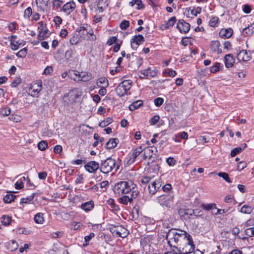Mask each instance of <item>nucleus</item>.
<instances>
[{
    "label": "nucleus",
    "instance_id": "f257e3e1",
    "mask_svg": "<svg viewBox=\"0 0 254 254\" xmlns=\"http://www.w3.org/2000/svg\"><path fill=\"white\" fill-rule=\"evenodd\" d=\"M190 237V235L186 231L180 229H171L167 233L166 238L170 247L177 249L179 247L178 245Z\"/></svg>",
    "mask_w": 254,
    "mask_h": 254
},
{
    "label": "nucleus",
    "instance_id": "f03ea898",
    "mask_svg": "<svg viewBox=\"0 0 254 254\" xmlns=\"http://www.w3.org/2000/svg\"><path fill=\"white\" fill-rule=\"evenodd\" d=\"M100 172L103 174H108L112 172L114 169L117 171L119 167L116 164L115 159L108 157L106 159L101 160L100 163Z\"/></svg>",
    "mask_w": 254,
    "mask_h": 254
},
{
    "label": "nucleus",
    "instance_id": "7ed1b4c3",
    "mask_svg": "<svg viewBox=\"0 0 254 254\" xmlns=\"http://www.w3.org/2000/svg\"><path fill=\"white\" fill-rule=\"evenodd\" d=\"M76 31L79 34L81 40L86 38L91 41H94L96 39L92 29L87 24L77 28Z\"/></svg>",
    "mask_w": 254,
    "mask_h": 254
},
{
    "label": "nucleus",
    "instance_id": "20e7f679",
    "mask_svg": "<svg viewBox=\"0 0 254 254\" xmlns=\"http://www.w3.org/2000/svg\"><path fill=\"white\" fill-rule=\"evenodd\" d=\"M178 246L177 249L178 250V254H190L194 251L195 248L191 236L178 245Z\"/></svg>",
    "mask_w": 254,
    "mask_h": 254
},
{
    "label": "nucleus",
    "instance_id": "39448f33",
    "mask_svg": "<svg viewBox=\"0 0 254 254\" xmlns=\"http://www.w3.org/2000/svg\"><path fill=\"white\" fill-rule=\"evenodd\" d=\"M132 86V82L129 80H125L120 83L116 89L117 94L123 97L127 94Z\"/></svg>",
    "mask_w": 254,
    "mask_h": 254
},
{
    "label": "nucleus",
    "instance_id": "423d86ee",
    "mask_svg": "<svg viewBox=\"0 0 254 254\" xmlns=\"http://www.w3.org/2000/svg\"><path fill=\"white\" fill-rule=\"evenodd\" d=\"M131 188L129 183L125 181H122L116 184L114 188L115 193L118 195L128 193L131 191Z\"/></svg>",
    "mask_w": 254,
    "mask_h": 254
},
{
    "label": "nucleus",
    "instance_id": "0eeeda50",
    "mask_svg": "<svg viewBox=\"0 0 254 254\" xmlns=\"http://www.w3.org/2000/svg\"><path fill=\"white\" fill-rule=\"evenodd\" d=\"M110 231L114 236L122 238L127 237L129 234L127 230L122 225H111Z\"/></svg>",
    "mask_w": 254,
    "mask_h": 254
},
{
    "label": "nucleus",
    "instance_id": "6e6552de",
    "mask_svg": "<svg viewBox=\"0 0 254 254\" xmlns=\"http://www.w3.org/2000/svg\"><path fill=\"white\" fill-rule=\"evenodd\" d=\"M70 76L74 81H82L86 82L91 79L92 76L90 74L86 72L79 73L77 71H72L70 73Z\"/></svg>",
    "mask_w": 254,
    "mask_h": 254
},
{
    "label": "nucleus",
    "instance_id": "1a4fd4ad",
    "mask_svg": "<svg viewBox=\"0 0 254 254\" xmlns=\"http://www.w3.org/2000/svg\"><path fill=\"white\" fill-rule=\"evenodd\" d=\"M158 202L162 206L170 207L173 204V196L162 195L157 198Z\"/></svg>",
    "mask_w": 254,
    "mask_h": 254
},
{
    "label": "nucleus",
    "instance_id": "9d476101",
    "mask_svg": "<svg viewBox=\"0 0 254 254\" xmlns=\"http://www.w3.org/2000/svg\"><path fill=\"white\" fill-rule=\"evenodd\" d=\"M144 149L141 146H138L134 149L131 154L128 155L126 158L127 164L130 165L133 163L137 157L143 151Z\"/></svg>",
    "mask_w": 254,
    "mask_h": 254
},
{
    "label": "nucleus",
    "instance_id": "9b49d317",
    "mask_svg": "<svg viewBox=\"0 0 254 254\" xmlns=\"http://www.w3.org/2000/svg\"><path fill=\"white\" fill-rule=\"evenodd\" d=\"M85 169L90 173H94L99 169L100 170V164L95 161H91L84 165Z\"/></svg>",
    "mask_w": 254,
    "mask_h": 254
},
{
    "label": "nucleus",
    "instance_id": "f8f14e48",
    "mask_svg": "<svg viewBox=\"0 0 254 254\" xmlns=\"http://www.w3.org/2000/svg\"><path fill=\"white\" fill-rule=\"evenodd\" d=\"M42 82L35 83L28 90V94L32 97H37L42 89Z\"/></svg>",
    "mask_w": 254,
    "mask_h": 254
},
{
    "label": "nucleus",
    "instance_id": "ddd939ff",
    "mask_svg": "<svg viewBox=\"0 0 254 254\" xmlns=\"http://www.w3.org/2000/svg\"><path fill=\"white\" fill-rule=\"evenodd\" d=\"M158 70L157 69H152L151 67H148L145 69L141 70L139 73L143 76L142 78H149L150 77H154L157 74Z\"/></svg>",
    "mask_w": 254,
    "mask_h": 254
},
{
    "label": "nucleus",
    "instance_id": "4468645a",
    "mask_svg": "<svg viewBox=\"0 0 254 254\" xmlns=\"http://www.w3.org/2000/svg\"><path fill=\"white\" fill-rule=\"evenodd\" d=\"M161 186V180L160 179L156 180L148 186L149 193L152 195L154 194Z\"/></svg>",
    "mask_w": 254,
    "mask_h": 254
},
{
    "label": "nucleus",
    "instance_id": "2eb2a0df",
    "mask_svg": "<svg viewBox=\"0 0 254 254\" xmlns=\"http://www.w3.org/2000/svg\"><path fill=\"white\" fill-rule=\"evenodd\" d=\"M190 24L186 22L183 19H180L178 21L177 25V28L181 33H186L190 29Z\"/></svg>",
    "mask_w": 254,
    "mask_h": 254
},
{
    "label": "nucleus",
    "instance_id": "dca6fc26",
    "mask_svg": "<svg viewBox=\"0 0 254 254\" xmlns=\"http://www.w3.org/2000/svg\"><path fill=\"white\" fill-rule=\"evenodd\" d=\"M144 41V38L142 35H135L131 40V47L135 50Z\"/></svg>",
    "mask_w": 254,
    "mask_h": 254
},
{
    "label": "nucleus",
    "instance_id": "f3484780",
    "mask_svg": "<svg viewBox=\"0 0 254 254\" xmlns=\"http://www.w3.org/2000/svg\"><path fill=\"white\" fill-rule=\"evenodd\" d=\"M76 4L74 1L67 2L64 5L61 9L66 15L70 14L75 8Z\"/></svg>",
    "mask_w": 254,
    "mask_h": 254
},
{
    "label": "nucleus",
    "instance_id": "a211bd4d",
    "mask_svg": "<svg viewBox=\"0 0 254 254\" xmlns=\"http://www.w3.org/2000/svg\"><path fill=\"white\" fill-rule=\"evenodd\" d=\"M233 34V30L231 28L222 29L219 32V36L223 39L229 38Z\"/></svg>",
    "mask_w": 254,
    "mask_h": 254
},
{
    "label": "nucleus",
    "instance_id": "6ab92c4d",
    "mask_svg": "<svg viewBox=\"0 0 254 254\" xmlns=\"http://www.w3.org/2000/svg\"><path fill=\"white\" fill-rule=\"evenodd\" d=\"M251 58L246 50H243L237 54V59L241 61H248Z\"/></svg>",
    "mask_w": 254,
    "mask_h": 254
},
{
    "label": "nucleus",
    "instance_id": "aec40b11",
    "mask_svg": "<svg viewBox=\"0 0 254 254\" xmlns=\"http://www.w3.org/2000/svg\"><path fill=\"white\" fill-rule=\"evenodd\" d=\"M225 66L229 68L232 67L235 63V59L232 54H227L224 57Z\"/></svg>",
    "mask_w": 254,
    "mask_h": 254
},
{
    "label": "nucleus",
    "instance_id": "412c9836",
    "mask_svg": "<svg viewBox=\"0 0 254 254\" xmlns=\"http://www.w3.org/2000/svg\"><path fill=\"white\" fill-rule=\"evenodd\" d=\"M94 206V203L92 200H90L81 204L80 208L84 211L87 212L93 209Z\"/></svg>",
    "mask_w": 254,
    "mask_h": 254
},
{
    "label": "nucleus",
    "instance_id": "4be33fe9",
    "mask_svg": "<svg viewBox=\"0 0 254 254\" xmlns=\"http://www.w3.org/2000/svg\"><path fill=\"white\" fill-rule=\"evenodd\" d=\"M176 21L175 16L171 17L165 24H162L161 28L162 30L167 29L172 27Z\"/></svg>",
    "mask_w": 254,
    "mask_h": 254
},
{
    "label": "nucleus",
    "instance_id": "5701e85b",
    "mask_svg": "<svg viewBox=\"0 0 254 254\" xmlns=\"http://www.w3.org/2000/svg\"><path fill=\"white\" fill-rule=\"evenodd\" d=\"M220 46V43L218 41H212L210 44L211 50L213 52H217L218 54L221 53L222 50L219 48Z\"/></svg>",
    "mask_w": 254,
    "mask_h": 254
},
{
    "label": "nucleus",
    "instance_id": "b1692460",
    "mask_svg": "<svg viewBox=\"0 0 254 254\" xmlns=\"http://www.w3.org/2000/svg\"><path fill=\"white\" fill-rule=\"evenodd\" d=\"M119 143V140L118 138H111L106 143V147L107 149H113L115 148Z\"/></svg>",
    "mask_w": 254,
    "mask_h": 254
},
{
    "label": "nucleus",
    "instance_id": "393cba45",
    "mask_svg": "<svg viewBox=\"0 0 254 254\" xmlns=\"http://www.w3.org/2000/svg\"><path fill=\"white\" fill-rule=\"evenodd\" d=\"M81 40L79 34L75 31L73 34L72 37L69 39V43L71 45L76 44L79 41Z\"/></svg>",
    "mask_w": 254,
    "mask_h": 254
},
{
    "label": "nucleus",
    "instance_id": "a878e982",
    "mask_svg": "<svg viewBox=\"0 0 254 254\" xmlns=\"http://www.w3.org/2000/svg\"><path fill=\"white\" fill-rule=\"evenodd\" d=\"M153 153L152 147L150 148L147 147L144 150L143 154L142 155V158L144 160H146L147 158H150Z\"/></svg>",
    "mask_w": 254,
    "mask_h": 254
},
{
    "label": "nucleus",
    "instance_id": "bb28decb",
    "mask_svg": "<svg viewBox=\"0 0 254 254\" xmlns=\"http://www.w3.org/2000/svg\"><path fill=\"white\" fill-rule=\"evenodd\" d=\"M49 1V0H36V3L39 8L45 10L48 5Z\"/></svg>",
    "mask_w": 254,
    "mask_h": 254
},
{
    "label": "nucleus",
    "instance_id": "cd10ccee",
    "mask_svg": "<svg viewBox=\"0 0 254 254\" xmlns=\"http://www.w3.org/2000/svg\"><path fill=\"white\" fill-rule=\"evenodd\" d=\"M43 215V213L41 212L37 213L34 218L35 222L37 224H43L44 221Z\"/></svg>",
    "mask_w": 254,
    "mask_h": 254
},
{
    "label": "nucleus",
    "instance_id": "c85d7f7f",
    "mask_svg": "<svg viewBox=\"0 0 254 254\" xmlns=\"http://www.w3.org/2000/svg\"><path fill=\"white\" fill-rule=\"evenodd\" d=\"M142 104V101L141 100H137L133 102L131 105H130L128 107L129 110L132 111L135 110V109H138L140 106Z\"/></svg>",
    "mask_w": 254,
    "mask_h": 254
},
{
    "label": "nucleus",
    "instance_id": "c756f323",
    "mask_svg": "<svg viewBox=\"0 0 254 254\" xmlns=\"http://www.w3.org/2000/svg\"><path fill=\"white\" fill-rule=\"evenodd\" d=\"M16 196L12 193L7 194L4 196L3 200L5 203H9L13 201L15 198Z\"/></svg>",
    "mask_w": 254,
    "mask_h": 254
},
{
    "label": "nucleus",
    "instance_id": "7c9ffc66",
    "mask_svg": "<svg viewBox=\"0 0 254 254\" xmlns=\"http://www.w3.org/2000/svg\"><path fill=\"white\" fill-rule=\"evenodd\" d=\"M129 4L131 6L136 4L137 5V9H140L144 7V4L142 3L141 0H132L129 2Z\"/></svg>",
    "mask_w": 254,
    "mask_h": 254
},
{
    "label": "nucleus",
    "instance_id": "2f4dec72",
    "mask_svg": "<svg viewBox=\"0 0 254 254\" xmlns=\"http://www.w3.org/2000/svg\"><path fill=\"white\" fill-rule=\"evenodd\" d=\"M76 53L75 49L70 48L68 50L66 51L65 53V57L66 59H69L73 57Z\"/></svg>",
    "mask_w": 254,
    "mask_h": 254
},
{
    "label": "nucleus",
    "instance_id": "473e14b6",
    "mask_svg": "<svg viewBox=\"0 0 254 254\" xmlns=\"http://www.w3.org/2000/svg\"><path fill=\"white\" fill-rule=\"evenodd\" d=\"M253 208L248 205H244L241 209V212L245 214H250L252 212Z\"/></svg>",
    "mask_w": 254,
    "mask_h": 254
},
{
    "label": "nucleus",
    "instance_id": "72a5a7b5",
    "mask_svg": "<svg viewBox=\"0 0 254 254\" xmlns=\"http://www.w3.org/2000/svg\"><path fill=\"white\" fill-rule=\"evenodd\" d=\"M113 122L112 118H108L106 120L102 121L99 123V126L101 127H105L111 124Z\"/></svg>",
    "mask_w": 254,
    "mask_h": 254
},
{
    "label": "nucleus",
    "instance_id": "f704fd0d",
    "mask_svg": "<svg viewBox=\"0 0 254 254\" xmlns=\"http://www.w3.org/2000/svg\"><path fill=\"white\" fill-rule=\"evenodd\" d=\"M131 198L129 195H123L120 198V202L124 204H127L128 202L131 203Z\"/></svg>",
    "mask_w": 254,
    "mask_h": 254
},
{
    "label": "nucleus",
    "instance_id": "c9c22d12",
    "mask_svg": "<svg viewBox=\"0 0 254 254\" xmlns=\"http://www.w3.org/2000/svg\"><path fill=\"white\" fill-rule=\"evenodd\" d=\"M201 206L203 209L206 210L217 209L215 203L202 204Z\"/></svg>",
    "mask_w": 254,
    "mask_h": 254
},
{
    "label": "nucleus",
    "instance_id": "e433bc0d",
    "mask_svg": "<svg viewBox=\"0 0 254 254\" xmlns=\"http://www.w3.org/2000/svg\"><path fill=\"white\" fill-rule=\"evenodd\" d=\"M218 176L222 178L226 182L228 183H230L232 182L231 179H230L229 175L227 173L225 172H219L218 174Z\"/></svg>",
    "mask_w": 254,
    "mask_h": 254
},
{
    "label": "nucleus",
    "instance_id": "4c0bfd02",
    "mask_svg": "<svg viewBox=\"0 0 254 254\" xmlns=\"http://www.w3.org/2000/svg\"><path fill=\"white\" fill-rule=\"evenodd\" d=\"M48 147V143L46 141L42 140L38 144V148L39 150L43 151L45 150Z\"/></svg>",
    "mask_w": 254,
    "mask_h": 254
},
{
    "label": "nucleus",
    "instance_id": "58836bf2",
    "mask_svg": "<svg viewBox=\"0 0 254 254\" xmlns=\"http://www.w3.org/2000/svg\"><path fill=\"white\" fill-rule=\"evenodd\" d=\"M11 220V217L7 215H4L1 218V222L5 226L8 225L10 224Z\"/></svg>",
    "mask_w": 254,
    "mask_h": 254
},
{
    "label": "nucleus",
    "instance_id": "ea45409f",
    "mask_svg": "<svg viewBox=\"0 0 254 254\" xmlns=\"http://www.w3.org/2000/svg\"><path fill=\"white\" fill-rule=\"evenodd\" d=\"M221 67H223L222 64L219 63H216L214 65L210 67V71L212 73H216Z\"/></svg>",
    "mask_w": 254,
    "mask_h": 254
},
{
    "label": "nucleus",
    "instance_id": "a19ab883",
    "mask_svg": "<svg viewBox=\"0 0 254 254\" xmlns=\"http://www.w3.org/2000/svg\"><path fill=\"white\" fill-rule=\"evenodd\" d=\"M107 204L111 208L115 210L119 209L118 206L115 203V201L112 198H110L107 200Z\"/></svg>",
    "mask_w": 254,
    "mask_h": 254
},
{
    "label": "nucleus",
    "instance_id": "79ce46f5",
    "mask_svg": "<svg viewBox=\"0 0 254 254\" xmlns=\"http://www.w3.org/2000/svg\"><path fill=\"white\" fill-rule=\"evenodd\" d=\"M34 195L35 193H33L31 195L28 196L26 198H22L21 199L20 203H28L33 199Z\"/></svg>",
    "mask_w": 254,
    "mask_h": 254
},
{
    "label": "nucleus",
    "instance_id": "37998d69",
    "mask_svg": "<svg viewBox=\"0 0 254 254\" xmlns=\"http://www.w3.org/2000/svg\"><path fill=\"white\" fill-rule=\"evenodd\" d=\"M219 21V18L217 17H213L211 18L209 21V25L211 27H216Z\"/></svg>",
    "mask_w": 254,
    "mask_h": 254
},
{
    "label": "nucleus",
    "instance_id": "c03bdc74",
    "mask_svg": "<svg viewBox=\"0 0 254 254\" xmlns=\"http://www.w3.org/2000/svg\"><path fill=\"white\" fill-rule=\"evenodd\" d=\"M11 113V110L9 107H5L3 108L0 111V114L4 116H7L10 115Z\"/></svg>",
    "mask_w": 254,
    "mask_h": 254
},
{
    "label": "nucleus",
    "instance_id": "a18cd8bd",
    "mask_svg": "<svg viewBox=\"0 0 254 254\" xmlns=\"http://www.w3.org/2000/svg\"><path fill=\"white\" fill-rule=\"evenodd\" d=\"M27 49L24 48L20 50L17 54L16 56L20 58H24L27 54Z\"/></svg>",
    "mask_w": 254,
    "mask_h": 254
},
{
    "label": "nucleus",
    "instance_id": "49530a36",
    "mask_svg": "<svg viewBox=\"0 0 254 254\" xmlns=\"http://www.w3.org/2000/svg\"><path fill=\"white\" fill-rule=\"evenodd\" d=\"M245 233L246 235L249 237L254 236V227L249 228L246 229Z\"/></svg>",
    "mask_w": 254,
    "mask_h": 254
},
{
    "label": "nucleus",
    "instance_id": "de8ad7c7",
    "mask_svg": "<svg viewBox=\"0 0 254 254\" xmlns=\"http://www.w3.org/2000/svg\"><path fill=\"white\" fill-rule=\"evenodd\" d=\"M160 117L158 115L153 116L150 120L149 123L151 125H155L159 120Z\"/></svg>",
    "mask_w": 254,
    "mask_h": 254
},
{
    "label": "nucleus",
    "instance_id": "09e8293b",
    "mask_svg": "<svg viewBox=\"0 0 254 254\" xmlns=\"http://www.w3.org/2000/svg\"><path fill=\"white\" fill-rule=\"evenodd\" d=\"M242 150V148L241 147H237L233 149L231 152V155L232 157H234L237 155L238 154L240 153Z\"/></svg>",
    "mask_w": 254,
    "mask_h": 254
},
{
    "label": "nucleus",
    "instance_id": "8fccbe9b",
    "mask_svg": "<svg viewBox=\"0 0 254 254\" xmlns=\"http://www.w3.org/2000/svg\"><path fill=\"white\" fill-rule=\"evenodd\" d=\"M32 13V10L31 7H27L24 11V16L25 17L29 18Z\"/></svg>",
    "mask_w": 254,
    "mask_h": 254
},
{
    "label": "nucleus",
    "instance_id": "3c124183",
    "mask_svg": "<svg viewBox=\"0 0 254 254\" xmlns=\"http://www.w3.org/2000/svg\"><path fill=\"white\" fill-rule=\"evenodd\" d=\"M104 83H106V86H108L109 85L108 80L105 77H101V78H99L97 80V84L98 85V84H104Z\"/></svg>",
    "mask_w": 254,
    "mask_h": 254
},
{
    "label": "nucleus",
    "instance_id": "603ef678",
    "mask_svg": "<svg viewBox=\"0 0 254 254\" xmlns=\"http://www.w3.org/2000/svg\"><path fill=\"white\" fill-rule=\"evenodd\" d=\"M20 117L16 115H11L9 117V119L10 121L15 123L19 122L20 120Z\"/></svg>",
    "mask_w": 254,
    "mask_h": 254
},
{
    "label": "nucleus",
    "instance_id": "864d4df0",
    "mask_svg": "<svg viewBox=\"0 0 254 254\" xmlns=\"http://www.w3.org/2000/svg\"><path fill=\"white\" fill-rule=\"evenodd\" d=\"M129 25V22L127 20H124L120 24V27L123 30L126 29Z\"/></svg>",
    "mask_w": 254,
    "mask_h": 254
},
{
    "label": "nucleus",
    "instance_id": "5fc2aeb1",
    "mask_svg": "<svg viewBox=\"0 0 254 254\" xmlns=\"http://www.w3.org/2000/svg\"><path fill=\"white\" fill-rule=\"evenodd\" d=\"M163 101H164V100L163 98L158 97V98H156L154 100V102L155 106L159 107V106H160L163 104Z\"/></svg>",
    "mask_w": 254,
    "mask_h": 254
},
{
    "label": "nucleus",
    "instance_id": "6e6d98bb",
    "mask_svg": "<svg viewBox=\"0 0 254 254\" xmlns=\"http://www.w3.org/2000/svg\"><path fill=\"white\" fill-rule=\"evenodd\" d=\"M247 167V163L245 162H240L239 163L237 166V170L239 171H241Z\"/></svg>",
    "mask_w": 254,
    "mask_h": 254
},
{
    "label": "nucleus",
    "instance_id": "4d7b16f0",
    "mask_svg": "<svg viewBox=\"0 0 254 254\" xmlns=\"http://www.w3.org/2000/svg\"><path fill=\"white\" fill-rule=\"evenodd\" d=\"M17 26V24L16 22H11L9 23V24L8 26V27L10 31L13 32L16 29Z\"/></svg>",
    "mask_w": 254,
    "mask_h": 254
},
{
    "label": "nucleus",
    "instance_id": "13d9d810",
    "mask_svg": "<svg viewBox=\"0 0 254 254\" xmlns=\"http://www.w3.org/2000/svg\"><path fill=\"white\" fill-rule=\"evenodd\" d=\"M166 162L169 166H174L176 164V161L173 157H169L166 159Z\"/></svg>",
    "mask_w": 254,
    "mask_h": 254
},
{
    "label": "nucleus",
    "instance_id": "bf43d9fd",
    "mask_svg": "<svg viewBox=\"0 0 254 254\" xmlns=\"http://www.w3.org/2000/svg\"><path fill=\"white\" fill-rule=\"evenodd\" d=\"M201 8L200 7H197L195 10L193 9L191 10V14L196 16L198 13H200L201 12Z\"/></svg>",
    "mask_w": 254,
    "mask_h": 254
},
{
    "label": "nucleus",
    "instance_id": "052dcab7",
    "mask_svg": "<svg viewBox=\"0 0 254 254\" xmlns=\"http://www.w3.org/2000/svg\"><path fill=\"white\" fill-rule=\"evenodd\" d=\"M172 189V186L170 184H167L162 187V190L164 192H169Z\"/></svg>",
    "mask_w": 254,
    "mask_h": 254
},
{
    "label": "nucleus",
    "instance_id": "680f3d73",
    "mask_svg": "<svg viewBox=\"0 0 254 254\" xmlns=\"http://www.w3.org/2000/svg\"><path fill=\"white\" fill-rule=\"evenodd\" d=\"M243 10L245 13L249 14L251 11V7L248 4H245L244 5Z\"/></svg>",
    "mask_w": 254,
    "mask_h": 254
},
{
    "label": "nucleus",
    "instance_id": "e2e57ef3",
    "mask_svg": "<svg viewBox=\"0 0 254 254\" xmlns=\"http://www.w3.org/2000/svg\"><path fill=\"white\" fill-rule=\"evenodd\" d=\"M11 251H15L17 249L18 245L15 241L12 240L11 241Z\"/></svg>",
    "mask_w": 254,
    "mask_h": 254
},
{
    "label": "nucleus",
    "instance_id": "0e129e2a",
    "mask_svg": "<svg viewBox=\"0 0 254 254\" xmlns=\"http://www.w3.org/2000/svg\"><path fill=\"white\" fill-rule=\"evenodd\" d=\"M63 148L60 145H57L54 148V151L56 153H60L62 152Z\"/></svg>",
    "mask_w": 254,
    "mask_h": 254
},
{
    "label": "nucleus",
    "instance_id": "69168bd1",
    "mask_svg": "<svg viewBox=\"0 0 254 254\" xmlns=\"http://www.w3.org/2000/svg\"><path fill=\"white\" fill-rule=\"evenodd\" d=\"M43 31H40L38 34V37L40 40H42L44 38V36L47 33V30H42Z\"/></svg>",
    "mask_w": 254,
    "mask_h": 254
},
{
    "label": "nucleus",
    "instance_id": "338daca9",
    "mask_svg": "<svg viewBox=\"0 0 254 254\" xmlns=\"http://www.w3.org/2000/svg\"><path fill=\"white\" fill-rule=\"evenodd\" d=\"M117 40V38L115 36H113L111 37L107 41V44L109 45H111L115 43Z\"/></svg>",
    "mask_w": 254,
    "mask_h": 254
},
{
    "label": "nucleus",
    "instance_id": "774afa93",
    "mask_svg": "<svg viewBox=\"0 0 254 254\" xmlns=\"http://www.w3.org/2000/svg\"><path fill=\"white\" fill-rule=\"evenodd\" d=\"M94 236H95V234L94 233H90L89 235L85 236V237H84L85 242L88 243Z\"/></svg>",
    "mask_w": 254,
    "mask_h": 254
}]
</instances>
